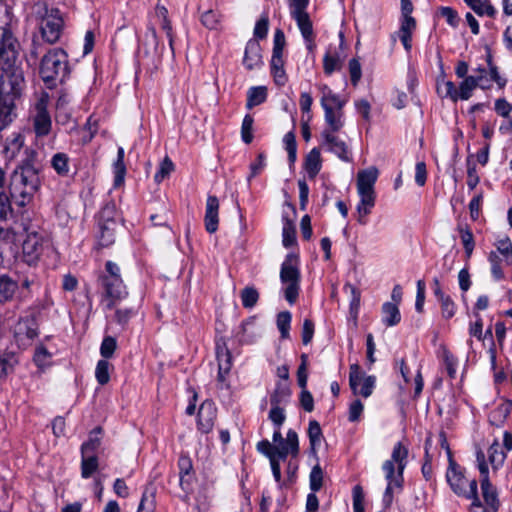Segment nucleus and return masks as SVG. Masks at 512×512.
<instances>
[{
  "label": "nucleus",
  "instance_id": "1",
  "mask_svg": "<svg viewBox=\"0 0 512 512\" xmlns=\"http://www.w3.org/2000/svg\"><path fill=\"white\" fill-rule=\"evenodd\" d=\"M19 50L20 44L13 31H0V131L16 117V103L25 87Z\"/></svg>",
  "mask_w": 512,
  "mask_h": 512
},
{
  "label": "nucleus",
  "instance_id": "2",
  "mask_svg": "<svg viewBox=\"0 0 512 512\" xmlns=\"http://www.w3.org/2000/svg\"><path fill=\"white\" fill-rule=\"evenodd\" d=\"M37 153L25 149V157L9 176L8 193L19 207L30 204L41 187L40 169L36 164Z\"/></svg>",
  "mask_w": 512,
  "mask_h": 512
},
{
  "label": "nucleus",
  "instance_id": "3",
  "mask_svg": "<svg viewBox=\"0 0 512 512\" xmlns=\"http://www.w3.org/2000/svg\"><path fill=\"white\" fill-rule=\"evenodd\" d=\"M101 288V301L105 310H113L128 297V290L121 277L119 265L113 261L105 263V269L98 276Z\"/></svg>",
  "mask_w": 512,
  "mask_h": 512
},
{
  "label": "nucleus",
  "instance_id": "4",
  "mask_svg": "<svg viewBox=\"0 0 512 512\" xmlns=\"http://www.w3.org/2000/svg\"><path fill=\"white\" fill-rule=\"evenodd\" d=\"M70 73L68 54L61 48L50 49L41 59L39 74L49 89L63 83Z\"/></svg>",
  "mask_w": 512,
  "mask_h": 512
},
{
  "label": "nucleus",
  "instance_id": "5",
  "mask_svg": "<svg viewBox=\"0 0 512 512\" xmlns=\"http://www.w3.org/2000/svg\"><path fill=\"white\" fill-rule=\"evenodd\" d=\"M280 281L283 285V292L286 301L293 305L300 293V259L297 253H288L281 264Z\"/></svg>",
  "mask_w": 512,
  "mask_h": 512
},
{
  "label": "nucleus",
  "instance_id": "6",
  "mask_svg": "<svg viewBox=\"0 0 512 512\" xmlns=\"http://www.w3.org/2000/svg\"><path fill=\"white\" fill-rule=\"evenodd\" d=\"M446 480L451 490L459 497L472 501L473 507H481L482 503L478 495V483L476 479L468 480L461 467L450 457L446 472Z\"/></svg>",
  "mask_w": 512,
  "mask_h": 512
},
{
  "label": "nucleus",
  "instance_id": "7",
  "mask_svg": "<svg viewBox=\"0 0 512 512\" xmlns=\"http://www.w3.org/2000/svg\"><path fill=\"white\" fill-rule=\"evenodd\" d=\"M291 389L286 382L277 381L273 392L270 394L271 409L268 419L275 424H284L286 420L285 408L290 402Z\"/></svg>",
  "mask_w": 512,
  "mask_h": 512
},
{
  "label": "nucleus",
  "instance_id": "8",
  "mask_svg": "<svg viewBox=\"0 0 512 512\" xmlns=\"http://www.w3.org/2000/svg\"><path fill=\"white\" fill-rule=\"evenodd\" d=\"M413 4L411 0H401V24L398 36L407 52L412 49V33L416 29V20L412 17Z\"/></svg>",
  "mask_w": 512,
  "mask_h": 512
},
{
  "label": "nucleus",
  "instance_id": "9",
  "mask_svg": "<svg viewBox=\"0 0 512 512\" xmlns=\"http://www.w3.org/2000/svg\"><path fill=\"white\" fill-rule=\"evenodd\" d=\"M64 26L63 18L58 9L51 11L42 18L40 30L42 38L49 44L56 43L62 34Z\"/></svg>",
  "mask_w": 512,
  "mask_h": 512
},
{
  "label": "nucleus",
  "instance_id": "10",
  "mask_svg": "<svg viewBox=\"0 0 512 512\" xmlns=\"http://www.w3.org/2000/svg\"><path fill=\"white\" fill-rule=\"evenodd\" d=\"M47 107L48 95L43 94L35 104V115L33 116V128L37 137L47 136L51 132L52 121Z\"/></svg>",
  "mask_w": 512,
  "mask_h": 512
},
{
  "label": "nucleus",
  "instance_id": "11",
  "mask_svg": "<svg viewBox=\"0 0 512 512\" xmlns=\"http://www.w3.org/2000/svg\"><path fill=\"white\" fill-rule=\"evenodd\" d=\"M335 133L332 131H322V147L336 155L341 161L352 162V154L348 145Z\"/></svg>",
  "mask_w": 512,
  "mask_h": 512
},
{
  "label": "nucleus",
  "instance_id": "12",
  "mask_svg": "<svg viewBox=\"0 0 512 512\" xmlns=\"http://www.w3.org/2000/svg\"><path fill=\"white\" fill-rule=\"evenodd\" d=\"M217 418V407L212 400L206 399L198 409L197 430L202 434L210 433Z\"/></svg>",
  "mask_w": 512,
  "mask_h": 512
},
{
  "label": "nucleus",
  "instance_id": "13",
  "mask_svg": "<svg viewBox=\"0 0 512 512\" xmlns=\"http://www.w3.org/2000/svg\"><path fill=\"white\" fill-rule=\"evenodd\" d=\"M22 252L27 264H35L43 253V237L37 232L28 233L22 244Z\"/></svg>",
  "mask_w": 512,
  "mask_h": 512
},
{
  "label": "nucleus",
  "instance_id": "14",
  "mask_svg": "<svg viewBox=\"0 0 512 512\" xmlns=\"http://www.w3.org/2000/svg\"><path fill=\"white\" fill-rule=\"evenodd\" d=\"M17 341H31L39 335V325L35 314L22 317L18 320L14 330Z\"/></svg>",
  "mask_w": 512,
  "mask_h": 512
},
{
  "label": "nucleus",
  "instance_id": "15",
  "mask_svg": "<svg viewBox=\"0 0 512 512\" xmlns=\"http://www.w3.org/2000/svg\"><path fill=\"white\" fill-rule=\"evenodd\" d=\"M216 357L218 361V383L226 382V377L232 368V355L224 339L216 341Z\"/></svg>",
  "mask_w": 512,
  "mask_h": 512
},
{
  "label": "nucleus",
  "instance_id": "16",
  "mask_svg": "<svg viewBox=\"0 0 512 512\" xmlns=\"http://www.w3.org/2000/svg\"><path fill=\"white\" fill-rule=\"evenodd\" d=\"M299 454V439L298 434L296 431L289 429L286 438L285 443L281 445H275L274 449V459L278 462L281 460L284 461L288 455H291L292 457H296Z\"/></svg>",
  "mask_w": 512,
  "mask_h": 512
},
{
  "label": "nucleus",
  "instance_id": "17",
  "mask_svg": "<svg viewBox=\"0 0 512 512\" xmlns=\"http://www.w3.org/2000/svg\"><path fill=\"white\" fill-rule=\"evenodd\" d=\"M407 457H408V448L405 447L401 442H397L393 447L391 459L385 461V462H390L394 468H395V464H397L396 486L400 490L403 487V481H404L403 473H404V469L407 465Z\"/></svg>",
  "mask_w": 512,
  "mask_h": 512
},
{
  "label": "nucleus",
  "instance_id": "18",
  "mask_svg": "<svg viewBox=\"0 0 512 512\" xmlns=\"http://www.w3.org/2000/svg\"><path fill=\"white\" fill-rule=\"evenodd\" d=\"M204 224L206 231L210 234H213L218 230L219 200L214 195H209L207 197Z\"/></svg>",
  "mask_w": 512,
  "mask_h": 512
},
{
  "label": "nucleus",
  "instance_id": "19",
  "mask_svg": "<svg viewBox=\"0 0 512 512\" xmlns=\"http://www.w3.org/2000/svg\"><path fill=\"white\" fill-rule=\"evenodd\" d=\"M262 49L259 42L255 39H250L245 47L243 65L247 70H254L263 65Z\"/></svg>",
  "mask_w": 512,
  "mask_h": 512
},
{
  "label": "nucleus",
  "instance_id": "20",
  "mask_svg": "<svg viewBox=\"0 0 512 512\" xmlns=\"http://www.w3.org/2000/svg\"><path fill=\"white\" fill-rule=\"evenodd\" d=\"M480 87L482 90H487L491 87V84L484 83L483 75H470L463 78V81L459 84L458 98L460 100H468L471 98L473 90Z\"/></svg>",
  "mask_w": 512,
  "mask_h": 512
},
{
  "label": "nucleus",
  "instance_id": "21",
  "mask_svg": "<svg viewBox=\"0 0 512 512\" xmlns=\"http://www.w3.org/2000/svg\"><path fill=\"white\" fill-rule=\"evenodd\" d=\"M378 178V170L375 167H370L361 170L357 174V192H375L374 185Z\"/></svg>",
  "mask_w": 512,
  "mask_h": 512
},
{
  "label": "nucleus",
  "instance_id": "22",
  "mask_svg": "<svg viewBox=\"0 0 512 512\" xmlns=\"http://www.w3.org/2000/svg\"><path fill=\"white\" fill-rule=\"evenodd\" d=\"M382 469L385 473V479L387 481V487L383 494V504L385 508H389L393 502V489L398 488L396 486L397 475H394V467L390 462H384Z\"/></svg>",
  "mask_w": 512,
  "mask_h": 512
},
{
  "label": "nucleus",
  "instance_id": "23",
  "mask_svg": "<svg viewBox=\"0 0 512 512\" xmlns=\"http://www.w3.org/2000/svg\"><path fill=\"white\" fill-rule=\"evenodd\" d=\"M322 168L321 153L319 148H313L306 155L304 161V169L310 179L317 176Z\"/></svg>",
  "mask_w": 512,
  "mask_h": 512
},
{
  "label": "nucleus",
  "instance_id": "24",
  "mask_svg": "<svg viewBox=\"0 0 512 512\" xmlns=\"http://www.w3.org/2000/svg\"><path fill=\"white\" fill-rule=\"evenodd\" d=\"M24 144V138L20 133H13L5 141L3 154L9 161L13 160L20 152Z\"/></svg>",
  "mask_w": 512,
  "mask_h": 512
},
{
  "label": "nucleus",
  "instance_id": "25",
  "mask_svg": "<svg viewBox=\"0 0 512 512\" xmlns=\"http://www.w3.org/2000/svg\"><path fill=\"white\" fill-rule=\"evenodd\" d=\"M18 287V283L8 275H0V304L10 302Z\"/></svg>",
  "mask_w": 512,
  "mask_h": 512
},
{
  "label": "nucleus",
  "instance_id": "26",
  "mask_svg": "<svg viewBox=\"0 0 512 512\" xmlns=\"http://www.w3.org/2000/svg\"><path fill=\"white\" fill-rule=\"evenodd\" d=\"M282 222V243L285 248H289L296 243V229L294 220L287 213H283Z\"/></svg>",
  "mask_w": 512,
  "mask_h": 512
},
{
  "label": "nucleus",
  "instance_id": "27",
  "mask_svg": "<svg viewBox=\"0 0 512 512\" xmlns=\"http://www.w3.org/2000/svg\"><path fill=\"white\" fill-rule=\"evenodd\" d=\"M102 428L100 426L94 428L87 441L81 445V455H96L101 445Z\"/></svg>",
  "mask_w": 512,
  "mask_h": 512
},
{
  "label": "nucleus",
  "instance_id": "28",
  "mask_svg": "<svg viewBox=\"0 0 512 512\" xmlns=\"http://www.w3.org/2000/svg\"><path fill=\"white\" fill-rule=\"evenodd\" d=\"M478 16H488L494 18L497 11L490 0H463Z\"/></svg>",
  "mask_w": 512,
  "mask_h": 512
},
{
  "label": "nucleus",
  "instance_id": "29",
  "mask_svg": "<svg viewBox=\"0 0 512 512\" xmlns=\"http://www.w3.org/2000/svg\"><path fill=\"white\" fill-rule=\"evenodd\" d=\"M401 321V314L398 306L392 302H385L382 305V322L387 327L396 326Z\"/></svg>",
  "mask_w": 512,
  "mask_h": 512
},
{
  "label": "nucleus",
  "instance_id": "30",
  "mask_svg": "<svg viewBox=\"0 0 512 512\" xmlns=\"http://www.w3.org/2000/svg\"><path fill=\"white\" fill-rule=\"evenodd\" d=\"M18 363V357L14 352H4L0 355V383L13 373Z\"/></svg>",
  "mask_w": 512,
  "mask_h": 512
},
{
  "label": "nucleus",
  "instance_id": "31",
  "mask_svg": "<svg viewBox=\"0 0 512 512\" xmlns=\"http://www.w3.org/2000/svg\"><path fill=\"white\" fill-rule=\"evenodd\" d=\"M323 110L325 113V122L328 125L323 131L338 132L344 125L342 121V110L332 109L331 107H325Z\"/></svg>",
  "mask_w": 512,
  "mask_h": 512
},
{
  "label": "nucleus",
  "instance_id": "32",
  "mask_svg": "<svg viewBox=\"0 0 512 512\" xmlns=\"http://www.w3.org/2000/svg\"><path fill=\"white\" fill-rule=\"evenodd\" d=\"M481 490L485 503L493 509L499 506L498 493L496 488L490 482L489 476L482 477Z\"/></svg>",
  "mask_w": 512,
  "mask_h": 512
},
{
  "label": "nucleus",
  "instance_id": "33",
  "mask_svg": "<svg viewBox=\"0 0 512 512\" xmlns=\"http://www.w3.org/2000/svg\"><path fill=\"white\" fill-rule=\"evenodd\" d=\"M321 89V92H322V97H321V106L322 108H325V107H331L332 109H338V110H342L344 105H345V101L341 100L340 97L335 94L327 85H322L320 87Z\"/></svg>",
  "mask_w": 512,
  "mask_h": 512
},
{
  "label": "nucleus",
  "instance_id": "34",
  "mask_svg": "<svg viewBox=\"0 0 512 512\" xmlns=\"http://www.w3.org/2000/svg\"><path fill=\"white\" fill-rule=\"evenodd\" d=\"M267 100V88L265 86H253L247 91L246 108L248 110L261 105Z\"/></svg>",
  "mask_w": 512,
  "mask_h": 512
},
{
  "label": "nucleus",
  "instance_id": "35",
  "mask_svg": "<svg viewBox=\"0 0 512 512\" xmlns=\"http://www.w3.org/2000/svg\"><path fill=\"white\" fill-rule=\"evenodd\" d=\"M308 437L310 442L311 454L316 455L317 447L320 446L321 441L323 439L322 429L318 421L310 420L308 426Z\"/></svg>",
  "mask_w": 512,
  "mask_h": 512
},
{
  "label": "nucleus",
  "instance_id": "36",
  "mask_svg": "<svg viewBox=\"0 0 512 512\" xmlns=\"http://www.w3.org/2000/svg\"><path fill=\"white\" fill-rule=\"evenodd\" d=\"M16 24L17 20L13 15L12 8L3 1H0V31H13Z\"/></svg>",
  "mask_w": 512,
  "mask_h": 512
},
{
  "label": "nucleus",
  "instance_id": "37",
  "mask_svg": "<svg viewBox=\"0 0 512 512\" xmlns=\"http://www.w3.org/2000/svg\"><path fill=\"white\" fill-rule=\"evenodd\" d=\"M69 162H70L69 156L63 152H58V153L54 154L51 158L52 168L61 177H66L69 175V172H70Z\"/></svg>",
  "mask_w": 512,
  "mask_h": 512
},
{
  "label": "nucleus",
  "instance_id": "38",
  "mask_svg": "<svg viewBox=\"0 0 512 512\" xmlns=\"http://www.w3.org/2000/svg\"><path fill=\"white\" fill-rule=\"evenodd\" d=\"M341 59L340 55L334 51L332 52L329 48L323 57V70L324 73L328 76L332 75L335 71L340 70L341 68Z\"/></svg>",
  "mask_w": 512,
  "mask_h": 512
},
{
  "label": "nucleus",
  "instance_id": "39",
  "mask_svg": "<svg viewBox=\"0 0 512 512\" xmlns=\"http://www.w3.org/2000/svg\"><path fill=\"white\" fill-rule=\"evenodd\" d=\"M112 322L125 329L132 317L136 315V310L132 307H115Z\"/></svg>",
  "mask_w": 512,
  "mask_h": 512
},
{
  "label": "nucleus",
  "instance_id": "40",
  "mask_svg": "<svg viewBox=\"0 0 512 512\" xmlns=\"http://www.w3.org/2000/svg\"><path fill=\"white\" fill-rule=\"evenodd\" d=\"M99 467V459L97 455H81V477L90 478Z\"/></svg>",
  "mask_w": 512,
  "mask_h": 512
},
{
  "label": "nucleus",
  "instance_id": "41",
  "mask_svg": "<svg viewBox=\"0 0 512 512\" xmlns=\"http://www.w3.org/2000/svg\"><path fill=\"white\" fill-rule=\"evenodd\" d=\"M99 240L102 246H109L115 240L116 222L99 223Z\"/></svg>",
  "mask_w": 512,
  "mask_h": 512
},
{
  "label": "nucleus",
  "instance_id": "42",
  "mask_svg": "<svg viewBox=\"0 0 512 512\" xmlns=\"http://www.w3.org/2000/svg\"><path fill=\"white\" fill-rule=\"evenodd\" d=\"M488 459L495 470L501 467L506 459V453L502 450L497 440L488 449Z\"/></svg>",
  "mask_w": 512,
  "mask_h": 512
},
{
  "label": "nucleus",
  "instance_id": "43",
  "mask_svg": "<svg viewBox=\"0 0 512 512\" xmlns=\"http://www.w3.org/2000/svg\"><path fill=\"white\" fill-rule=\"evenodd\" d=\"M437 92L444 98H449L453 102H457L458 89L452 81H446L444 78L437 80Z\"/></svg>",
  "mask_w": 512,
  "mask_h": 512
},
{
  "label": "nucleus",
  "instance_id": "44",
  "mask_svg": "<svg viewBox=\"0 0 512 512\" xmlns=\"http://www.w3.org/2000/svg\"><path fill=\"white\" fill-rule=\"evenodd\" d=\"M458 231L460 233V238H461L464 250H465L466 257L469 259L473 253L474 248H475V241H474L473 233L467 225H465V226L459 225Z\"/></svg>",
  "mask_w": 512,
  "mask_h": 512
},
{
  "label": "nucleus",
  "instance_id": "45",
  "mask_svg": "<svg viewBox=\"0 0 512 512\" xmlns=\"http://www.w3.org/2000/svg\"><path fill=\"white\" fill-rule=\"evenodd\" d=\"M259 292L254 286H246L240 292L242 306L246 309H252L259 300Z\"/></svg>",
  "mask_w": 512,
  "mask_h": 512
},
{
  "label": "nucleus",
  "instance_id": "46",
  "mask_svg": "<svg viewBox=\"0 0 512 512\" xmlns=\"http://www.w3.org/2000/svg\"><path fill=\"white\" fill-rule=\"evenodd\" d=\"M486 63L489 74L488 80H490V82L494 81L500 89L504 88L507 84V79L500 75L498 67L493 62V57L490 52L486 55Z\"/></svg>",
  "mask_w": 512,
  "mask_h": 512
},
{
  "label": "nucleus",
  "instance_id": "47",
  "mask_svg": "<svg viewBox=\"0 0 512 512\" xmlns=\"http://www.w3.org/2000/svg\"><path fill=\"white\" fill-rule=\"evenodd\" d=\"M283 143L285 150L288 153L289 164L292 166L297 159V143L295 133L293 131L287 132L283 137Z\"/></svg>",
  "mask_w": 512,
  "mask_h": 512
},
{
  "label": "nucleus",
  "instance_id": "48",
  "mask_svg": "<svg viewBox=\"0 0 512 512\" xmlns=\"http://www.w3.org/2000/svg\"><path fill=\"white\" fill-rule=\"evenodd\" d=\"M111 367L112 365L106 359H101L97 362L95 378L101 386H104L109 382Z\"/></svg>",
  "mask_w": 512,
  "mask_h": 512
},
{
  "label": "nucleus",
  "instance_id": "49",
  "mask_svg": "<svg viewBox=\"0 0 512 512\" xmlns=\"http://www.w3.org/2000/svg\"><path fill=\"white\" fill-rule=\"evenodd\" d=\"M292 315L289 311L278 313L276 324L282 339L289 338Z\"/></svg>",
  "mask_w": 512,
  "mask_h": 512
},
{
  "label": "nucleus",
  "instance_id": "50",
  "mask_svg": "<svg viewBox=\"0 0 512 512\" xmlns=\"http://www.w3.org/2000/svg\"><path fill=\"white\" fill-rule=\"evenodd\" d=\"M292 18L296 21L297 26H298L303 38H307V37H311V36L315 35L314 30H313V24H312V21L308 15V13L296 15Z\"/></svg>",
  "mask_w": 512,
  "mask_h": 512
},
{
  "label": "nucleus",
  "instance_id": "51",
  "mask_svg": "<svg viewBox=\"0 0 512 512\" xmlns=\"http://www.w3.org/2000/svg\"><path fill=\"white\" fill-rule=\"evenodd\" d=\"M269 29V16L267 12H263L260 18L257 20L254 30L253 36L255 40H263L267 37Z\"/></svg>",
  "mask_w": 512,
  "mask_h": 512
},
{
  "label": "nucleus",
  "instance_id": "52",
  "mask_svg": "<svg viewBox=\"0 0 512 512\" xmlns=\"http://www.w3.org/2000/svg\"><path fill=\"white\" fill-rule=\"evenodd\" d=\"M365 375L362 374L361 368L357 363L350 365L349 371V385L354 394H358V389L361 386Z\"/></svg>",
  "mask_w": 512,
  "mask_h": 512
},
{
  "label": "nucleus",
  "instance_id": "53",
  "mask_svg": "<svg viewBox=\"0 0 512 512\" xmlns=\"http://www.w3.org/2000/svg\"><path fill=\"white\" fill-rule=\"evenodd\" d=\"M436 299L440 303L442 317L444 319L452 318L456 313V305L452 298L447 294H443Z\"/></svg>",
  "mask_w": 512,
  "mask_h": 512
},
{
  "label": "nucleus",
  "instance_id": "54",
  "mask_svg": "<svg viewBox=\"0 0 512 512\" xmlns=\"http://www.w3.org/2000/svg\"><path fill=\"white\" fill-rule=\"evenodd\" d=\"M442 355L447 374L449 378L453 380L456 378L458 359L446 348L443 349Z\"/></svg>",
  "mask_w": 512,
  "mask_h": 512
},
{
  "label": "nucleus",
  "instance_id": "55",
  "mask_svg": "<svg viewBox=\"0 0 512 512\" xmlns=\"http://www.w3.org/2000/svg\"><path fill=\"white\" fill-rule=\"evenodd\" d=\"M488 260L491 264V274L496 281H500L504 278V272L501 266V262L504 260L498 255V252L491 251L488 256Z\"/></svg>",
  "mask_w": 512,
  "mask_h": 512
},
{
  "label": "nucleus",
  "instance_id": "56",
  "mask_svg": "<svg viewBox=\"0 0 512 512\" xmlns=\"http://www.w3.org/2000/svg\"><path fill=\"white\" fill-rule=\"evenodd\" d=\"M174 171V164L172 160L166 156L159 164L158 170L154 175V180L156 183H161L165 178L169 177V175Z\"/></svg>",
  "mask_w": 512,
  "mask_h": 512
},
{
  "label": "nucleus",
  "instance_id": "57",
  "mask_svg": "<svg viewBox=\"0 0 512 512\" xmlns=\"http://www.w3.org/2000/svg\"><path fill=\"white\" fill-rule=\"evenodd\" d=\"M253 124L254 118L252 115L246 114L241 125V139L245 144H250L253 141Z\"/></svg>",
  "mask_w": 512,
  "mask_h": 512
},
{
  "label": "nucleus",
  "instance_id": "58",
  "mask_svg": "<svg viewBox=\"0 0 512 512\" xmlns=\"http://www.w3.org/2000/svg\"><path fill=\"white\" fill-rule=\"evenodd\" d=\"M221 15L212 9H209L201 14L200 21L203 26L208 29H217L220 25Z\"/></svg>",
  "mask_w": 512,
  "mask_h": 512
},
{
  "label": "nucleus",
  "instance_id": "59",
  "mask_svg": "<svg viewBox=\"0 0 512 512\" xmlns=\"http://www.w3.org/2000/svg\"><path fill=\"white\" fill-rule=\"evenodd\" d=\"M309 486L312 492H318L323 486V471L319 464H316L311 469Z\"/></svg>",
  "mask_w": 512,
  "mask_h": 512
},
{
  "label": "nucleus",
  "instance_id": "60",
  "mask_svg": "<svg viewBox=\"0 0 512 512\" xmlns=\"http://www.w3.org/2000/svg\"><path fill=\"white\" fill-rule=\"evenodd\" d=\"M155 509V494L146 488L142 494L137 512H154Z\"/></svg>",
  "mask_w": 512,
  "mask_h": 512
},
{
  "label": "nucleus",
  "instance_id": "61",
  "mask_svg": "<svg viewBox=\"0 0 512 512\" xmlns=\"http://www.w3.org/2000/svg\"><path fill=\"white\" fill-rule=\"evenodd\" d=\"M498 255L502 256L506 265H512V243L509 238L501 239L496 244Z\"/></svg>",
  "mask_w": 512,
  "mask_h": 512
},
{
  "label": "nucleus",
  "instance_id": "62",
  "mask_svg": "<svg viewBox=\"0 0 512 512\" xmlns=\"http://www.w3.org/2000/svg\"><path fill=\"white\" fill-rule=\"evenodd\" d=\"M116 205L114 202H107L100 210L98 222L99 223H109L116 222Z\"/></svg>",
  "mask_w": 512,
  "mask_h": 512
},
{
  "label": "nucleus",
  "instance_id": "63",
  "mask_svg": "<svg viewBox=\"0 0 512 512\" xmlns=\"http://www.w3.org/2000/svg\"><path fill=\"white\" fill-rule=\"evenodd\" d=\"M117 348V341L112 336H106L103 338L100 346V354L104 359H109L113 356Z\"/></svg>",
  "mask_w": 512,
  "mask_h": 512
},
{
  "label": "nucleus",
  "instance_id": "64",
  "mask_svg": "<svg viewBox=\"0 0 512 512\" xmlns=\"http://www.w3.org/2000/svg\"><path fill=\"white\" fill-rule=\"evenodd\" d=\"M348 69L350 74L351 84L356 87L361 80L362 77V68L359 60L357 58H352L349 60Z\"/></svg>",
  "mask_w": 512,
  "mask_h": 512
}]
</instances>
